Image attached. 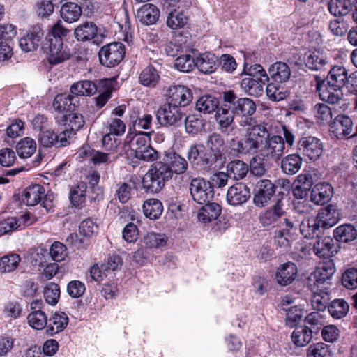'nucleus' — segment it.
<instances>
[{"label": "nucleus", "instance_id": "obj_8", "mask_svg": "<svg viewBox=\"0 0 357 357\" xmlns=\"http://www.w3.org/2000/svg\"><path fill=\"white\" fill-rule=\"evenodd\" d=\"M264 141L260 149V155L263 159L278 160L284 153L285 145L284 139L279 135H271L267 130Z\"/></svg>", "mask_w": 357, "mask_h": 357}, {"label": "nucleus", "instance_id": "obj_28", "mask_svg": "<svg viewBox=\"0 0 357 357\" xmlns=\"http://www.w3.org/2000/svg\"><path fill=\"white\" fill-rule=\"evenodd\" d=\"M195 66L204 74H211L218 67V57L211 52L200 54L195 59Z\"/></svg>", "mask_w": 357, "mask_h": 357}, {"label": "nucleus", "instance_id": "obj_19", "mask_svg": "<svg viewBox=\"0 0 357 357\" xmlns=\"http://www.w3.org/2000/svg\"><path fill=\"white\" fill-rule=\"evenodd\" d=\"M43 37L44 31L42 28L34 26L19 40V45L25 52L35 51L41 44Z\"/></svg>", "mask_w": 357, "mask_h": 357}, {"label": "nucleus", "instance_id": "obj_42", "mask_svg": "<svg viewBox=\"0 0 357 357\" xmlns=\"http://www.w3.org/2000/svg\"><path fill=\"white\" fill-rule=\"evenodd\" d=\"M321 222L317 218L305 219L300 224V231L307 238H319L321 234Z\"/></svg>", "mask_w": 357, "mask_h": 357}, {"label": "nucleus", "instance_id": "obj_2", "mask_svg": "<svg viewBox=\"0 0 357 357\" xmlns=\"http://www.w3.org/2000/svg\"><path fill=\"white\" fill-rule=\"evenodd\" d=\"M223 94L235 116L242 118L240 122L241 126H251L256 124V121L252 117L257 109L253 100L249 98H240L233 91H225Z\"/></svg>", "mask_w": 357, "mask_h": 357}, {"label": "nucleus", "instance_id": "obj_7", "mask_svg": "<svg viewBox=\"0 0 357 357\" xmlns=\"http://www.w3.org/2000/svg\"><path fill=\"white\" fill-rule=\"evenodd\" d=\"M189 190L192 199L199 204L208 203L214 197L211 182L201 176L190 180Z\"/></svg>", "mask_w": 357, "mask_h": 357}, {"label": "nucleus", "instance_id": "obj_6", "mask_svg": "<svg viewBox=\"0 0 357 357\" xmlns=\"http://www.w3.org/2000/svg\"><path fill=\"white\" fill-rule=\"evenodd\" d=\"M235 114L231 110L228 101L222 95V102L220 107L216 110L215 115V121L218 124V129L225 135H232L237 129L236 126L233 125Z\"/></svg>", "mask_w": 357, "mask_h": 357}, {"label": "nucleus", "instance_id": "obj_4", "mask_svg": "<svg viewBox=\"0 0 357 357\" xmlns=\"http://www.w3.org/2000/svg\"><path fill=\"white\" fill-rule=\"evenodd\" d=\"M259 220L261 224L266 227L286 226L294 228L295 227V221L287 215L280 199H278L273 207L261 213L259 216Z\"/></svg>", "mask_w": 357, "mask_h": 357}, {"label": "nucleus", "instance_id": "obj_35", "mask_svg": "<svg viewBox=\"0 0 357 357\" xmlns=\"http://www.w3.org/2000/svg\"><path fill=\"white\" fill-rule=\"evenodd\" d=\"M45 188L43 185L36 184L26 188L22 195V202L29 206H34L42 201Z\"/></svg>", "mask_w": 357, "mask_h": 357}, {"label": "nucleus", "instance_id": "obj_32", "mask_svg": "<svg viewBox=\"0 0 357 357\" xmlns=\"http://www.w3.org/2000/svg\"><path fill=\"white\" fill-rule=\"evenodd\" d=\"M333 188L328 183H320L315 185L311 192V201L317 205H323L332 197Z\"/></svg>", "mask_w": 357, "mask_h": 357}, {"label": "nucleus", "instance_id": "obj_15", "mask_svg": "<svg viewBox=\"0 0 357 357\" xmlns=\"http://www.w3.org/2000/svg\"><path fill=\"white\" fill-rule=\"evenodd\" d=\"M167 101L171 105L184 107L192 100V93L190 89L183 85H172L167 90Z\"/></svg>", "mask_w": 357, "mask_h": 357}, {"label": "nucleus", "instance_id": "obj_16", "mask_svg": "<svg viewBox=\"0 0 357 357\" xmlns=\"http://www.w3.org/2000/svg\"><path fill=\"white\" fill-rule=\"evenodd\" d=\"M330 131L337 139L351 138L353 134V121L344 114L337 115L330 123Z\"/></svg>", "mask_w": 357, "mask_h": 357}, {"label": "nucleus", "instance_id": "obj_64", "mask_svg": "<svg viewBox=\"0 0 357 357\" xmlns=\"http://www.w3.org/2000/svg\"><path fill=\"white\" fill-rule=\"evenodd\" d=\"M174 66L181 72L188 73L195 66V59L190 54H184L175 60Z\"/></svg>", "mask_w": 357, "mask_h": 357}, {"label": "nucleus", "instance_id": "obj_18", "mask_svg": "<svg viewBox=\"0 0 357 357\" xmlns=\"http://www.w3.org/2000/svg\"><path fill=\"white\" fill-rule=\"evenodd\" d=\"M187 156L190 162L194 165H199L206 168L213 165L211 156L203 144H192L188 149Z\"/></svg>", "mask_w": 357, "mask_h": 357}, {"label": "nucleus", "instance_id": "obj_23", "mask_svg": "<svg viewBox=\"0 0 357 357\" xmlns=\"http://www.w3.org/2000/svg\"><path fill=\"white\" fill-rule=\"evenodd\" d=\"M305 66L312 70H322L328 66L329 59L326 54L320 50L307 51L304 56Z\"/></svg>", "mask_w": 357, "mask_h": 357}, {"label": "nucleus", "instance_id": "obj_55", "mask_svg": "<svg viewBox=\"0 0 357 357\" xmlns=\"http://www.w3.org/2000/svg\"><path fill=\"white\" fill-rule=\"evenodd\" d=\"M21 257L18 254L10 253L0 258V272L10 273L19 266Z\"/></svg>", "mask_w": 357, "mask_h": 357}, {"label": "nucleus", "instance_id": "obj_27", "mask_svg": "<svg viewBox=\"0 0 357 357\" xmlns=\"http://www.w3.org/2000/svg\"><path fill=\"white\" fill-rule=\"evenodd\" d=\"M317 218L321 227L326 229L336 225L340 218V214L336 206L330 204L321 208Z\"/></svg>", "mask_w": 357, "mask_h": 357}, {"label": "nucleus", "instance_id": "obj_10", "mask_svg": "<svg viewBox=\"0 0 357 357\" xmlns=\"http://www.w3.org/2000/svg\"><path fill=\"white\" fill-rule=\"evenodd\" d=\"M105 36L102 29L91 21L81 23L74 29L75 38L81 42L91 40L93 43L98 44L102 41Z\"/></svg>", "mask_w": 357, "mask_h": 357}, {"label": "nucleus", "instance_id": "obj_46", "mask_svg": "<svg viewBox=\"0 0 357 357\" xmlns=\"http://www.w3.org/2000/svg\"><path fill=\"white\" fill-rule=\"evenodd\" d=\"M313 329L308 326L297 327L291 334V340L298 347L307 345L312 339Z\"/></svg>", "mask_w": 357, "mask_h": 357}, {"label": "nucleus", "instance_id": "obj_14", "mask_svg": "<svg viewBox=\"0 0 357 357\" xmlns=\"http://www.w3.org/2000/svg\"><path fill=\"white\" fill-rule=\"evenodd\" d=\"M315 79L316 89L321 100L332 105L339 104L343 100L342 88L332 86L318 76Z\"/></svg>", "mask_w": 357, "mask_h": 357}, {"label": "nucleus", "instance_id": "obj_33", "mask_svg": "<svg viewBox=\"0 0 357 357\" xmlns=\"http://www.w3.org/2000/svg\"><path fill=\"white\" fill-rule=\"evenodd\" d=\"M312 305L317 311L324 310L328 305L331 300L328 286L321 288L312 287Z\"/></svg>", "mask_w": 357, "mask_h": 357}, {"label": "nucleus", "instance_id": "obj_56", "mask_svg": "<svg viewBox=\"0 0 357 357\" xmlns=\"http://www.w3.org/2000/svg\"><path fill=\"white\" fill-rule=\"evenodd\" d=\"M204 126V120L200 115L190 114L185 118V128L188 134L196 135L202 131Z\"/></svg>", "mask_w": 357, "mask_h": 357}, {"label": "nucleus", "instance_id": "obj_47", "mask_svg": "<svg viewBox=\"0 0 357 357\" xmlns=\"http://www.w3.org/2000/svg\"><path fill=\"white\" fill-rule=\"evenodd\" d=\"M98 89V83L84 80L74 83L70 86V93L76 97L78 96H92Z\"/></svg>", "mask_w": 357, "mask_h": 357}, {"label": "nucleus", "instance_id": "obj_36", "mask_svg": "<svg viewBox=\"0 0 357 357\" xmlns=\"http://www.w3.org/2000/svg\"><path fill=\"white\" fill-rule=\"evenodd\" d=\"M68 324V317L64 312H55L49 319L46 333L48 335L53 336L63 331Z\"/></svg>", "mask_w": 357, "mask_h": 357}, {"label": "nucleus", "instance_id": "obj_52", "mask_svg": "<svg viewBox=\"0 0 357 357\" xmlns=\"http://www.w3.org/2000/svg\"><path fill=\"white\" fill-rule=\"evenodd\" d=\"M218 99L212 96L206 95L200 97L196 102V108L198 111L204 114H211L218 108Z\"/></svg>", "mask_w": 357, "mask_h": 357}, {"label": "nucleus", "instance_id": "obj_30", "mask_svg": "<svg viewBox=\"0 0 357 357\" xmlns=\"http://www.w3.org/2000/svg\"><path fill=\"white\" fill-rule=\"evenodd\" d=\"M160 16L159 9L153 4L146 3L137 10V19L145 25H151L156 23Z\"/></svg>", "mask_w": 357, "mask_h": 357}, {"label": "nucleus", "instance_id": "obj_51", "mask_svg": "<svg viewBox=\"0 0 357 357\" xmlns=\"http://www.w3.org/2000/svg\"><path fill=\"white\" fill-rule=\"evenodd\" d=\"M160 76L152 66L145 68L139 76V82L144 86L155 87L158 83Z\"/></svg>", "mask_w": 357, "mask_h": 357}, {"label": "nucleus", "instance_id": "obj_24", "mask_svg": "<svg viewBox=\"0 0 357 357\" xmlns=\"http://www.w3.org/2000/svg\"><path fill=\"white\" fill-rule=\"evenodd\" d=\"M298 273L297 266L293 262H287L280 266L275 273L277 283L282 287L291 284Z\"/></svg>", "mask_w": 357, "mask_h": 357}, {"label": "nucleus", "instance_id": "obj_62", "mask_svg": "<svg viewBox=\"0 0 357 357\" xmlns=\"http://www.w3.org/2000/svg\"><path fill=\"white\" fill-rule=\"evenodd\" d=\"M307 357H333L330 346L323 342L311 344L307 351Z\"/></svg>", "mask_w": 357, "mask_h": 357}, {"label": "nucleus", "instance_id": "obj_54", "mask_svg": "<svg viewBox=\"0 0 357 357\" xmlns=\"http://www.w3.org/2000/svg\"><path fill=\"white\" fill-rule=\"evenodd\" d=\"M352 4L347 0H330L328 8L331 14L334 16H344L351 9Z\"/></svg>", "mask_w": 357, "mask_h": 357}, {"label": "nucleus", "instance_id": "obj_1", "mask_svg": "<svg viewBox=\"0 0 357 357\" xmlns=\"http://www.w3.org/2000/svg\"><path fill=\"white\" fill-rule=\"evenodd\" d=\"M242 139L234 138L230 147L238 155H254L260 152L261 147L267 135V129L262 125L254 124Z\"/></svg>", "mask_w": 357, "mask_h": 357}, {"label": "nucleus", "instance_id": "obj_11", "mask_svg": "<svg viewBox=\"0 0 357 357\" xmlns=\"http://www.w3.org/2000/svg\"><path fill=\"white\" fill-rule=\"evenodd\" d=\"M43 48L48 52V61L56 65L70 58V49L63 45V39H52L45 40Z\"/></svg>", "mask_w": 357, "mask_h": 357}, {"label": "nucleus", "instance_id": "obj_9", "mask_svg": "<svg viewBox=\"0 0 357 357\" xmlns=\"http://www.w3.org/2000/svg\"><path fill=\"white\" fill-rule=\"evenodd\" d=\"M156 119L161 126H178L181 123L185 116L181 107L174 106L167 102L156 111Z\"/></svg>", "mask_w": 357, "mask_h": 357}, {"label": "nucleus", "instance_id": "obj_39", "mask_svg": "<svg viewBox=\"0 0 357 357\" xmlns=\"http://www.w3.org/2000/svg\"><path fill=\"white\" fill-rule=\"evenodd\" d=\"M113 84L114 81L112 79H105L98 82V89L97 91L100 92V95L94 98L98 107L101 108L105 106L111 98Z\"/></svg>", "mask_w": 357, "mask_h": 357}, {"label": "nucleus", "instance_id": "obj_20", "mask_svg": "<svg viewBox=\"0 0 357 357\" xmlns=\"http://www.w3.org/2000/svg\"><path fill=\"white\" fill-rule=\"evenodd\" d=\"M205 147L211 155L212 162L215 164L218 160L223 159L225 140L222 136L217 132L210 134L205 142Z\"/></svg>", "mask_w": 357, "mask_h": 357}, {"label": "nucleus", "instance_id": "obj_12", "mask_svg": "<svg viewBox=\"0 0 357 357\" xmlns=\"http://www.w3.org/2000/svg\"><path fill=\"white\" fill-rule=\"evenodd\" d=\"M297 150L308 160L316 161L323 153V144L315 137H303L298 142Z\"/></svg>", "mask_w": 357, "mask_h": 357}, {"label": "nucleus", "instance_id": "obj_44", "mask_svg": "<svg viewBox=\"0 0 357 357\" xmlns=\"http://www.w3.org/2000/svg\"><path fill=\"white\" fill-rule=\"evenodd\" d=\"M302 162L303 159L298 154H289L282 159L280 167L284 174L294 175L300 170Z\"/></svg>", "mask_w": 357, "mask_h": 357}, {"label": "nucleus", "instance_id": "obj_31", "mask_svg": "<svg viewBox=\"0 0 357 357\" xmlns=\"http://www.w3.org/2000/svg\"><path fill=\"white\" fill-rule=\"evenodd\" d=\"M78 103V97L71 93L70 94L61 93L54 98L52 106L59 112H70L77 107Z\"/></svg>", "mask_w": 357, "mask_h": 357}, {"label": "nucleus", "instance_id": "obj_61", "mask_svg": "<svg viewBox=\"0 0 357 357\" xmlns=\"http://www.w3.org/2000/svg\"><path fill=\"white\" fill-rule=\"evenodd\" d=\"M241 75H248V77L262 79L263 81H268L269 77L266 70L259 64H253L248 66L246 63H244L243 70Z\"/></svg>", "mask_w": 357, "mask_h": 357}, {"label": "nucleus", "instance_id": "obj_45", "mask_svg": "<svg viewBox=\"0 0 357 357\" xmlns=\"http://www.w3.org/2000/svg\"><path fill=\"white\" fill-rule=\"evenodd\" d=\"M333 236L339 242L349 243L356 238L357 230L351 224L342 225L334 229Z\"/></svg>", "mask_w": 357, "mask_h": 357}, {"label": "nucleus", "instance_id": "obj_3", "mask_svg": "<svg viewBox=\"0 0 357 357\" xmlns=\"http://www.w3.org/2000/svg\"><path fill=\"white\" fill-rule=\"evenodd\" d=\"M172 176L165 162H157L143 177L142 186L147 192L156 193L163 188L165 183Z\"/></svg>", "mask_w": 357, "mask_h": 357}, {"label": "nucleus", "instance_id": "obj_34", "mask_svg": "<svg viewBox=\"0 0 357 357\" xmlns=\"http://www.w3.org/2000/svg\"><path fill=\"white\" fill-rule=\"evenodd\" d=\"M268 81L253 77H245L241 82V89L248 96L259 97L264 93V86Z\"/></svg>", "mask_w": 357, "mask_h": 357}, {"label": "nucleus", "instance_id": "obj_43", "mask_svg": "<svg viewBox=\"0 0 357 357\" xmlns=\"http://www.w3.org/2000/svg\"><path fill=\"white\" fill-rule=\"evenodd\" d=\"M82 13V8L74 2L64 3L60 10L61 18L68 23H73L78 21Z\"/></svg>", "mask_w": 357, "mask_h": 357}, {"label": "nucleus", "instance_id": "obj_21", "mask_svg": "<svg viewBox=\"0 0 357 357\" xmlns=\"http://www.w3.org/2000/svg\"><path fill=\"white\" fill-rule=\"evenodd\" d=\"M250 197V188L243 183H236L231 186L227 193V201L232 206L245 203Z\"/></svg>", "mask_w": 357, "mask_h": 357}, {"label": "nucleus", "instance_id": "obj_25", "mask_svg": "<svg viewBox=\"0 0 357 357\" xmlns=\"http://www.w3.org/2000/svg\"><path fill=\"white\" fill-rule=\"evenodd\" d=\"M39 142L44 147H61L68 144L67 132H62L59 135L52 130H47L40 132Z\"/></svg>", "mask_w": 357, "mask_h": 357}, {"label": "nucleus", "instance_id": "obj_26", "mask_svg": "<svg viewBox=\"0 0 357 357\" xmlns=\"http://www.w3.org/2000/svg\"><path fill=\"white\" fill-rule=\"evenodd\" d=\"M153 131L140 132L132 139L130 144L124 145L125 153L128 155H135L137 151L143 150L150 146V135Z\"/></svg>", "mask_w": 357, "mask_h": 357}, {"label": "nucleus", "instance_id": "obj_58", "mask_svg": "<svg viewBox=\"0 0 357 357\" xmlns=\"http://www.w3.org/2000/svg\"><path fill=\"white\" fill-rule=\"evenodd\" d=\"M330 314L335 319L345 317L349 311V304L344 299H335L328 306Z\"/></svg>", "mask_w": 357, "mask_h": 357}, {"label": "nucleus", "instance_id": "obj_37", "mask_svg": "<svg viewBox=\"0 0 357 357\" xmlns=\"http://www.w3.org/2000/svg\"><path fill=\"white\" fill-rule=\"evenodd\" d=\"M268 73L273 82L280 84L287 82L291 75L289 67L284 62H276L272 64L268 69Z\"/></svg>", "mask_w": 357, "mask_h": 357}, {"label": "nucleus", "instance_id": "obj_13", "mask_svg": "<svg viewBox=\"0 0 357 357\" xmlns=\"http://www.w3.org/2000/svg\"><path fill=\"white\" fill-rule=\"evenodd\" d=\"M335 272V264L331 260H328L322 263L319 267L311 274L309 278L310 282L313 281L311 287L321 288L328 286V289L331 286V280Z\"/></svg>", "mask_w": 357, "mask_h": 357}, {"label": "nucleus", "instance_id": "obj_38", "mask_svg": "<svg viewBox=\"0 0 357 357\" xmlns=\"http://www.w3.org/2000/svg\"><path fill=\"white\" fill-rule=\"evenodd\" d=\"M348 78V72L344 67L335 66L330 70L326 82L332 86L342 89Z\"/></svg>", "mask_w": 357, "mask_h": 357}, {"label": "nucleus", "instance_id": "obj_63", "mask_svg": "<svg viewBox=\"0 0 357 357\" xmlns=\"http://www.w3.org/2000/svg\"><path fill=\"white\" fill-rule=\"evenodd\" d=\"M315 117L321 123L326 124L333 121L331 109L325 103L317 104L314 106Z\"/></svg>", "mask_w": 357, "mask_h": 357}, {"label": "nucleus", "instance_id": "obj_17", "mask_svg": "<svg viewBox=\"0 0 357 357\" xmlns=\"http://www.w3.org/2000/svg\"><path fill=\"white\" fill-rule=\"evenodd\" d=\"M275 192V186L267 179L260 180L257 183L253 201L257 206L263 207L268 204Z\"/></svg>", "mask_w": 357, "mask_h": 357}, {"label": "nucleus", "instance_id": "obj_50", "mask_svg": "<svg viewBox=\"0 0 357 357\" xmlns=\"http://www.w3.org/2000/svg\"><path fill=\"white\" fill-rule=\"evenodd\" d=\"M16 152L19 157L27 158L31 157L36 150V143L31 137H24L20 139L16 144Z\"/></svg>", "mask_w": 357, "mask_h": 357}, {"label": "nucleus", "instance_id": "obj_57", "mask_svg": "<svg viewBox=\"0 0 357 357\" xmlns=\"http://www.w3.org/2000/svg\"><path fill=\"white\" fill-rule=\"evenodd\" d=\"M188 22V17L183 10L174 9L167 16V25L172 29L183 28Z\"/></svg>", "mask_w": 357, "mask_h": 357}, {"label": "nucleus", "instance_id": "obj_41", "mask_svg": "<svg viewBox=\"0 0 357 357\" xmlns=\"http://www.w3.org/2000/svg\"><path fill=\"white\" fill-rule=\"evenodd\" d=\"M167 166L172 172V174H181L186 172L188 164L186 160L176 153H170L167 155L166 162Z\"/></svg>", "mask_w": 357, "mask_h": 357}, {"label": "nucleus", "instance_id": "obj_29", "mask_svg": "<svg viewBox=\"0 0 357 357\" xmlns=\"http://www.w3.org/2000/svg\"><path fill=\"white\" fill-rule=\"evenodd\" d=\"M314 253L324 258H328L337 252L333 239L327 236H319L314 243Z\"/></svg>", "mask_w": 357, "mask_h": 357}, {"label": "nucleus", "instance_id": "obj_60", "mask_svg": "<svg viewBox=\"0 0 357 357\" xmlns=\"http://www.w3.org/2000/svg\"><path fill=\"white\" fill-rule=\"evenodd\" d=\"M86 189L87 185L84 182L79 183L71 189L70 199L74 206H79L85 202Z\"/></svg>", "mask_w": 357, "mask_h": 357}, {"label": "nucleus", "instance_id": "obj_5", "mask_svg": "<svg viewBox=\"0 0 357 357\" xmlns=\"http://www.w3.org/2000/svg\"><path fill=\"white\" fill-rule=\"evenodd\" d=\"M125 53V46L121 43L114 42L105 45L98 52L100 63L105 67H115L122 61Z\"/></svg>", "mask_w": 357, "mask_h": 357}, {"label": "nucleus", "instance_id": "obj_40", "mask_svg": "<svg viewBox=\"0 0 357 357\" xmlns=\"http://www.w3.org/2000/svg\"><path fill=\"white\" fill-rule=\"evenodd\" d=\"M204 204V206L199 211L198 220L204 223L216 220L221 213L220 206L217 203L211 202Z\"/></svg>", "mask_w": 357, "mask_h": 357}, {"label": "nucleus", "instance_id": "obj_48", "mask_svg": "<svg viewBox=\"0 0 357 357\" xmlns=\"http://www.w3.org/2000/svg\"><path fill=\"white\" fill-rule=\"evenodd\" d=\"M142 208L145 216L150 220L158 219L163 211L162 204L157 199L146 200L142 206Z\"/></svg>", "mask_w": 357, "mask_h": 357}, {"label": "nucleus", "instance_id": "obj_59", "mask_svg": "<svg viewBox=\"0 0 357 357\" xmlns=\"http://www.w3.org/2000/svg\"><path fill=\"white\" fill-rule=\"evenodd\" d=\"M266 95L272 101H280L284 100L288 92L280 83H269L266 89Z\"/></svg>", "mask_w": 357, "mask_h": 357}, {"label": "nucleus", "instance_id": "obj_22", "mask_svg": "<svg viewBox=\"0 0 357 357\" xmlns=\"http://www.w3.org/2000/svg\"><path fill=\"white\" fill-rule=\"evenodd\" d=\"M43 302L41 300L33 301L31 303V308L33 312L27 316L29 325L36 330H43L47 326V317L46 314L40 310Z\"/></svg>", "mask_w": 357, "mask_h": 357}, {"label": "nucleus", "instance_id": "obj_53", "mask_svg": "<svg viewBox=\"0 0 357 357\" xmlns=\"http://www.w3.org/2000/svg\"><path fill=\"white\" fill-rule=\"evenodd\" d=\"M167 237L164 234L150 232L143 238V243L146 248H160L166 245Z\"/></svg>", "mask_w": 357, "mask_h": 357}, {"label": "nucleus", "instance_id": "obj_49", "mask_svg": "<svg viewBox=\"0 0 357 357\" xmlns=\"http://www.w3.org/2000/svg\"><path fill=\"white\" fill-rule=\"evenodd\" d=\"M227 174L235 180L243 179L248 172V165L242 160H235L228 163Z\"/></svg>", "mask_w": 357, "mask_h": 357}]
</instances>
